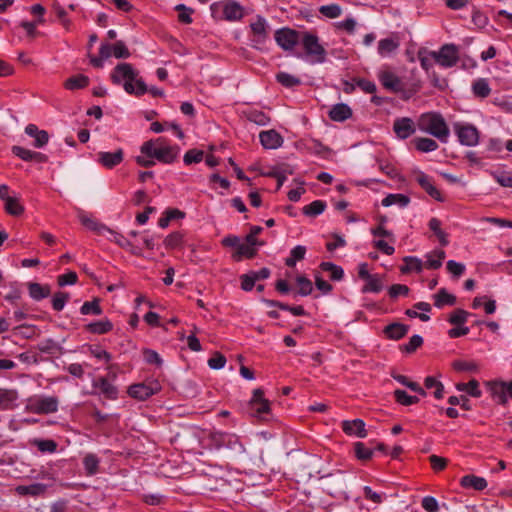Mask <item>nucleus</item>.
Returning <instances> with one entry per match:
<instances>
[{
    "label": "nucleus",
    "instance_id": "f257e3e1",
    "mask_svg": "<svg viewBox=\"0 0 512 512\" xmlns=\"http://www.w3.org/2000/svg\"><path fill=\"white\" fill-rule=\"evenodd\" d=\"M275 41L284 50H292L301 47L299 57L311 58L320 55V44L316 35L304 31H296L290 28L278 29L275 32Z\"/></svg>",
    "mask_w": 512,
    "mask_h": 512
},
{
    "label": "nucleus",
    "instance_id": "f03ea898",
    "mask_svg": "<svg viewBox=\"0 0 512 512\" xmlns=\"http://www.w3.org/2000/svg\"><path fill=\"white\" fill-rule=\"evenodd\" d=\"M138 74L131 64L119 63L111 74V80L117 85L124 81L123 88L128 94L141 96L147 93L148 86L141 78H138Z\"/></svg>",
    "mask_w": 512,
    "mask_h": 512
},
{
    "label": "nucleus",
    "instance_id": "7ed1b4c3",
    "mask_svg": "<svg viewBox=\"0 0 512 512\" xmlns=\"http://www.w3.org/2000/svg\"><path fill=\"white\" fill-rule=\"evenodd\" d=\"M140 151L149 158H154L164 164H171L179 154V147L170 146L167 144L165 138L159 137L155 140L144 142Z\"/></svg>",
    "mask_w": 512,
    "mask_h": 512
},
{
    "label": "nucleus",
    "instance_id": "20e7f679",
    "mask_svg": "<svg viewBox=\"0 0 512 512\" xmlns=\"http://www.w3.org/2000/svg\"><path fill=\"white\" fill-rule=\"evenodd\" d=\"M418 128L434 137L439 141L446 143L450 134L449 128L439 113H424L417 122Z\"/></svg>",
    "mask_w": 512,
    "mask_h": 512
},
{
    "label": "nucleus",
    "instance_id": "39448f33",
    "mask_svg": "<svg viewBox=\"0 0 512 512\" xmlns=\"http://www.w3.org/2000/svg\"><path fill=\"white\" fill-rule=\"evenodd\" d=\"M430 55L441 67L451 68L459 60V49L455 44H445L438 51H431Z\"/></svg>",
    "mask_w": 512,
    "mask_h": 512
},
{
    "label": "nucleus",
    "instance_id": "423d86ee",
    "mask_svg": "<svg viewBox=\"0 0 512 512\" xmlns=\"http://www.w3.org/2000/svg\"><path fill=\"white\" fill-rule=\"evenodd\" d=\"M250 28L252 47L260 49L261 45L269 38L270 26L264 17L257 15L255 20L250 23Z\"/></svg>",
    "mask_w": 512,
    "mask_h": 512
},
{
    "label": "nucleus",
    "instance_id": "0eeeda50",
    "mask_svg": "<svg viewBox=\"0 0 512 512\" xmlns=\"http://www.w3.org/2000/svg\"><path fill=\"white\" fill-rule=\"evenodd\" d=\"M454 130L462 145L475 146L478 143L479 135L475 126L471 124L455 123Z\"/></svg>",
    "mask_w": 512,
    "mask_h": 512
},
{
    "label": "nucleus",
    "instance_id": "6e6552de",
    "mask_svg": "<svg viewBox=\"0 0 512 512\" xmlns=\"http://www.w3.org/2000/svg\"><path fill=\"white\" fill-rule=\"evenodd\" d=\"M323 478L325 479V491L329 495L333 497H340L342 494H344L345 480L341 472L322 476V479Z\"/></svg>",
    "mask_w": 512,
    "mask_h": 512
},
{
    "label": "nucleus",
    "instance_id": "1a4fd4ad",
    "mask_svg": "<svg viewBox=\"0 0 512 512\" xmlns=\"http://www.w3.org/2000/svg\"><path fill=\"white\" fill-rule=\"evenodd\" d=\"M160 390L158 382H152L149 385L145 383L133 384L129 387L128 393L131 397L139 400H145Z\"/></svg>",
    "mask_w": 512,
    "mask_h": 512
},
{
    "label": "nucleus",
    "instance_id": "9d476101",
    "mask_svg": "<svg viewBox=\"0 0 512 512\" xmlns=\"http://www.w3.org/2000/svg\"><path fill=\"white\" fill-rule=\"evenodd\" d=\"M31 410L37 414H49L58 410V399L56 397H42L33 402Z\"/></svg>",
    "mask_w": 512,
    "mask_h": 512
},
{
    "label": "nucleus",
    "instance_id": "9b49d317",
    "mask_svg": "<svg viewBox=\"0 0 512 512\" xmlns=\"http://www.w3.org/2000/svg\"><path fill=\"white\" fill-rule=\"evenodd\" d=\"M393 130L398 138L406 139L415 133V123L411 118L403 117L394 121Z\"/></svg>",
    "mask_w": 512,
    "mask_h": 512
},
{
    "label": "nucleus",
    "instance_id": "f8f14e48",
    "mask_svg": "<svg viewBox=\"0 0 512 512\" xmlns=\"http://www.w3.org/2000/svg\"><path fill=\"white\" fill-rule=\"evenodd\" d=\"M379 81L385 89L392 92H399L403 89V84L400 78L389 69L380 71Z\"/></svg>",
    "mask_w": 512,
    "mask_h": 512
},
{
    "label": "nucleus",
    "instance_id": "ddd939ff",
    "mask_svg": "<svg viewBox=\"0 0 512 512\" xmlns=\"http://www.w3.org/2000/svg\"><path fill=\"white\" fill-rule=\"evenodd\" d=\"M78 218L85 228L97 234H103L104 232H112V230L105 224L98 222L95 218H93L91 215H88L82 210H79Z\"/></svg>",
    "mask_w": 512,
    "mask_h": 512
},
{
    "label": "nucleus",
    "instance_id": "4468645a",
    "mask_svg": "<svg viewBox=\"0 0 512 512\" xmlns=\"http://www.w3.org/2000/svg\"><path fill=\"white\" fill-rule=\"evenodd\" d=\"M259 138L265 149H277L283 143L282 136L274 129L262 131L259 134Z\"/></svg>",
    "mask_w": 512,
    "mask_h": 512
},
{
    "label": "nucleus",
    "instance_id": "2eb2a0df",
    "mask_svg": "<svg viewBox=\"0 0 512 512\" xmlns=\"http://www.w3.org/2000/svg\"><path fill=\"white\" fill-rule=\"evenodd\" d=\"M124 158V152L122 149H117L115 152H99L98 162L108 169H112L119 165Z\"/></svg>",
    "mask_w": 512,
    "mask_h": 512
},
{
    "label": "nucleus",
    "instance_id": "dca6fc26",
    "mask_svg": "<svg viewBox=\"0 0 512 512\" xmlns=\"http://www.w3.org/2000/svg\"><path fill=\"white\" fill-rule=\"evenodd\" d=\"M343 431L350 436L366 437L365 423L362 419L345 420L342 422Z\"/></svg>",
    "mask_w": 512,
    "mask_h": 512
},
{
    "label": "nucleus",
    "instance_id": "f3484780",
    "mask_svg": "<svg viewBox=\"0 0 512 512\" xmlns=\"http://www.w3.org/2000/svg\"><path fill=\"white\" fill-rule=\"evenodd\" d=\"M12 153L24 161H35L38 163H44L47 161L46 155L40 152L31 151L21 146H13Z\"/></svg>",
    "mask_w": 512,
    "mask_h": 512
},
{
    "label": "nucleus",
    "instance_id": "a211bd4d",
    "mask_svg": "<svg viewBox=\"0 0 512 512\" xmlns=\"http://www.w3.org/2000/svg\"><path fill=\"white\" fill-rule=\"evenodd\" d=\"M25 133L35 139L33 143L35 148H42L49 141L48 132L45 130H39L35 124L27 125L25 127Z\"/></svg>",
    "mask_w": 512,
    "mask_h": 512
},
{
    "label": "nucleus",
    "instance_id": "6ab92c4d",
    "mask_svg": "<svg viewBox=\"0 0 512 512\" xmlns=\"http://www.w3.org/2000/svg\"><path fill=\"white\" fill-rule=\"evenodd\" d=\"M416 181L421 186V188L424 189L432 198L437 201H443L441 193L434 186L430 176L421 172L416 176Z\"/></svg>",
    "mask_w": 512,
    "mask_h": 512
},
{
    "label": "nucleus",
    "instance_id": "aec40b11",
    "mask_svg": "<svg viewBox=\"0 0 512 512\" xmlns=\"http://www.w3.org/2000/svg\"><path fill=\"white\" fill-rule=\"evenodd\" d=\"M223 14L228 21L240 20L244 15L243 7L235 1H227L223 4Z\"/></svg>",
    "mask_w": 512,
    "mask_h": 512
},
{
    "label": "nucleus",
    "instance_id": "412c9836",
    "mask_svg": "<svg viewBox=\"0 0 512 512\" xmlns=\"http://www.w3.org/2000/svg\"><path fill=\"white\" fill-rule=\"evenodd\" d=\"M328 114L331 120L343 122L352 116V110L347 104L339 103L334 105Z\"/></svg>",
    "mask_w": 512,
    "mask_h": 512
},
{
    "label": "nucleus",
    "instance_id": "4be33fe9",
    "mask_svg": "<svg viewBox=\"0 0 512 512\" xmlns=\"http://www.w3.org/2000/svg\"><path fill=\"white\" fill-rule=\"evenodd\" d=\"M94 388H99L101 393L110 400H115L118 396V389L111 384L106 378L101 377L93 382Z\"/></svg>",
    "mask_w": 512,
    "mask_h": 512
},
{
    "label": "nucleus",
    "instance_id": "5701e85b",
    "mask_svg": "<svg viewBox=\"0 0 512 512\" xmlns=\"http://www.w3.org/2000/svg\"><path fill=\"white\" fill-rule=\"evenodd\" d=\"M27 287L29 296L35 301H40L44 298H47L51 293L49 285H41L36 282H29Z\"/></svg>",
    "mask_w": 512,
    "mask_h": 512
},
{
    "label": "nucleus",
    "instance_id": "b1692460",
    "mask_svg": "<svg viewBox=\"0 0 512 512\" xmlns=\"http://www.w3.org/2000/svg\"><path fill=\"white\" fill-rule=\"evenodd\" d=\"M460 484L464 488H473L477 491H482L487 487L485 478L472 474L463 476L460 480Z\"/></svg>",
    "mask_w": 512,
    "mask_h": 512
},
{
    "label": "nucleus",
    "instance_id": "393cba45",
    "mask_svg": "<svg viewBox=\"0 0 512 512\" xmlns=\"http://www.w3.org/2000/svg\"><path fill=\"white\" fill-rule=\"evenodd\" d=\"M409 330L407 325L401 323H392L385 327L384 334L387 338L392 340H399L403 338Z\"/></svg>",
    "mask_w": 512,
    "mask_h": 512
},
{
    "label": "nucleus",
    "instance_id": "a878e982",
    "mask_svg": "<svg viewBox=\"0 0 512 512\" xmlns=\"http://www.w3.org/2000/svg\"><path fill=\"white\" fill-rule=\"evenodd\" d=\"M113 329V324L108 319H103L100 321H95L87 324L85 326V330L92 334H106Z\"/></svg>",
    "mask_w": 512,
    "mask_h": 512
},
{
    "label": "nucleus",
    "instance_id": "bb28decb",
    "mask_svg": "<svg viewBox=\"0 0 512 512\" xmlns=\"http://www.w3.org/2000/svg\"><path fill=\"white\" fill-rule=\"evenodd\" d=\"M472 92L476 97L479 98L488 97L491 93V88L489 86L487 79L478 78L474 80L472 83Z\"/></svg>",
    "mask_w": 512,
    "mask_h": 512
},
{
    "label": "nucleus",
    "instance_id": "cd10ccee",
    "mask_svg": "<svg viewBox=\"0 0 512 512\" xmlns=\"http://www.w3.org/2000/svg\"><path fill=\"white\" fill-rule=\"evenodd\" d=\"M213 440L217 448H221L222 446H226V443H234L238 445V450L240 453L244 452V448L241 443H239L238 439L234 435L217 433L213 435Z\"/></svg>",
    "mask_w": 512,
    "mask_h": 512
},
{
    "label": "nucleus",
    "instance_id": "c85d7f7f",
    "mask_svg": "<svg viewBox=\"0 0 512 512\" xmlns=\"http://www.w3.org/2000/svg\"><path fill=\"white\" fill-rule=\"evenodd\" d=\"M410 202L408 196L404 194H389L381 202L384 207L397 205L400 208L406 207Z\"/></svg>",
    "mask_w": 512,
    "mask_h": 512
},
{
    "label": "nucleus",
    "instance_id": "c756f323",
    "mask_svg": "<svg viewBox=\"0 0 512 512\" xmlns=\"http://www.w3.org/2000/svg\"><path fill=\"white\" fill-rule=\"evenodd\" d=\"M428 226L438 238V241L442 246H447L449 244L448 234L441 229V221L438 218H431Z\"/></svg>",
    "mask_w": 512,
    "mask_h": 512
},
{
    "label": "nucleus",
    "instance_id": "7c9ffc66",
    "mask_svg": "<svg viewBox=\"0 0 512 512\" xmlns=\"http://www.w3.org/2000/svg\"><path fill=\"white\" fill-rule=\"evenodd\" d=\"M17 398L18 393L15 390L0 388V409H10Z\"/></svg>",
    "mask_w": 512,
    "mask_h": 512
},
{
    "label": "nucleus",
    "instance_id": "2f4dec72",
    "mask_svg": "<svg viewBox=\"0 0 512 512\" xmlns=\"http://www.w3.org/2000/svg\"><path fill=\"white\" fill-rule=\"evenodd\" d=\"M89 84V78L83 74H78L68 78L64 82V87L68 90L83 89Z\"/></svg>",
    "mask_w": 512,
    "mask_h": 512
},
{
    "label": "nucleus",
    "instance_id": "473e14b6",
    "mask_svg": "<svg viewBox=\"0 0 512 512\" xmlns=\"http://www.w3.org/2000/svg\"><path fill=\"white\" fill-rule=\"evenodd\" d=\"M446 254L443 250H435L426 255L427 261L424 264L429 269H438L442 265V261L445 259Z\"/></svg>",
    "mask_w": 512,
    "mask_h": 512
},
{
    "label": "nucleus",
    "instance_id": "72a5a7b5",
    "mask_svg": "<svg viewBox=\"0 0 512 512\" xmlns=\"http://www.w3.org/2000/svg\"><path fill=\"white\" fill-rule=\"evenodd\" d=\"M403 261L405 265L401 267L402 273H409L412 271L420 273L424 267L422 260L414 256H406Z\"/></svg>",
    "mask_w": 512,
    "mask_h": 512
},
{
    "label": "nucleus",
    "instance_id": "f704fd0d",
    "mask_svg": "<svg viewBox=\"0 0 512 512\" xmlns=\"http://www.w3.org/2000/svg\"><path fill=\"white\" fill-rule=\"evenodd\" d=\"M456 389L458 391L466 392L475 398H479L482 395V392L479 389V382L476 379H471L468 383H457Z\"/></svg>",
    "mask_w": 512,
    "mask_h": 512
},
{
    "label": "nucleus",
    "instance_id": "c9c22d12",
    "mask_svg": "<svg viewBox=\"0 0 512 512\" xmlns=\"http://www.w3.org/2000/svg\"><path fill=\"white\" fill-rule=\"evenodd\" d=\"M399 47V43L392 38L381 39L378 42V53L382 57H387Z\"/></svg>",
    "mask_w": 512,
    "mask_h": 512
},
{
    "label": "nucleus",
    "instance_id": "e433bc0d",
    "mask_svg": "<svg viewBox=\"0 0 512 512\" xmlns=\"http://www.w3.org/2000/svg\"><path fill=\"white\" fill-rule=\"evenodd\" d=\"M434 305L437 308H442L445 305H454L456 303V297L449 294L444 288H441L435 295Z\"/></svg>",
    "mask_w": 512,
    "mask_h": 512
},
{
    "label": "nucleus",
    "instance_id": "4c0bfd02",
    "mask_svg": "<svg viewBox=\"0 0 512 512\" xmlns=\"http://www.w3.org/2000/svg\"><path fill=\"white\" fill-rule=\"evenodd\" d=\"M415 147L421 152H432L438 148V144L431 138L419 137L413 140Z\"/></svg>",
    "mask_w": 512,
    "mask_h": 512
},
{
    "label": "nucleus",
    "instance_id": "58836bf2",
    "mask_svg": "<svg viewBox=\"0 0 512 512\" xmlns=\"http://www.w3.org/2000/svg\"><path fill=\"white\" fill-rule=\"evenodd\" d=\"M46 485L42 483H34L28 486H18L17 492L20 495H31V496H38L46 491Z\"/></svg>",
    "mask_w": 512,
    "mask_h": 512
},
{
    "label": "nucleus",
    "instance_id": "ea45409f",
    "mask_svg": "<svg viewBox=\"0 0 512 512\" xmlns=\"http://www.w3.org/2000/svg\"><path fill=\"white\" fill-rule=\"evenodd\" d=\"M255 245H250L249 243H240L238 249L233 254V258L235 260H240L242 257L246 258H253L257 254L256 248H254Z\"/></svg>",
    "mask_w": 512,
    "mask_h": 512
},
{
    "label": "nucleus",
    "instance_id": "a19ab883",
    "mask_svg": "<svg viewBox=\"0 0 512 512\" xmlns=\"http://www.w3.org/2000/svg\"><path fill=\"white\" fill-rule=\"evenodd\" d=\"M354 453L359 460L367 461L372 458L374 449L363 442H356L354 444Z\"/></svg>",
    "mask_w": 512,
    "mask_h": 512
},
{
    "label": "nucleus",
    "instance_id": "79ce46f5",
    "mask_svg": "<svg viewBox=\"0 0 512 512\" xmlns=\"http://www.w3.org/2000/svg\"><path fill=\"white\" fill-rule=\"evenodd\" d=\"M322 271L328 272L330 279L333 281H340L344 277V270L342 267L331 262H322Z\"/></svg>",
    "mask_w": 512,
    "mask_h": 512
},
{
    "label": "nucleus",
    "instance_id": "37998d69",
    "mask_svg": "<svg viewBox=\"0 0 512 512\" xmlns=\"http://www.w3.org/2000/svg\"><path fill=\"white\" fill-rule=\"evenodd\" d=\"M5 211L12 216H20L24 212L23 205L20 204L18 198L10 197L4 201Z\"/></svg>",
    "mask_w": 512,
    "mask_h": 512
},
{
    "label": "nucleus",
    "instance_id": "c03bdc74",
    "mask_svg": "<svg viewBox=\"0 0 512 512\" xmlns=\"http://www.w3.org/2000/svg\"><path fill=\"white\" fill-rule=\"evenodd\" d=\"M102 308L100 306V299L95 298L93 301L84 302V304L80 308V313L82 315H101Z\"/></svg>",
    "mask_w": 512,
    "mask_h": 512
},
{
    "label": "nucleus",
    "instance_id": "a18cd8bd",
    "mask_svg": "<svg viewBox=\"0 0 512 512\" xmlns=\"http://www.w3.org/2000/svg\"><path fill=\"white\" fill-rule=\"evenodd\" d=\"M245 115L250 122H253L259 126H266L270 122V118L262 111L251 110L246 112Z\"/></svg>",
    "mask_w": 512,
    "mask_h": 512
},
{
    "label": "nucleus",
    "instance_id": "49530a36",
    "mask_svg": "<svg viewBox=\"0 0 512 512\" xmlns=\"http://www.w3.org/2000/svg\"><path fill=\"white\" fill-rule=\"evenodd\" d=\"M394 397L399 404L404 406H410L419 402L418 397L411 396L406 391L401 389H396L394 391Z\"/></svg>",
    "mask_w": 512,
    "mask_h": 512
},
{
    "label": "nucleus",
    "instance_id": "de8ad7c7",
    "mask_svg": "<svg viewBox=\"0 0 512 512\" xmlns=\"http://www.w3.org/2000/svg\"><path fill=\"white\" fill-rule=\"evenodd\" d=\"M114 236V241L123 248L128 249L133 255L140 256L141 251L139 248L134 246L129 240H127L123 235L116 233L114 231L110 232Z\"/></svg>",
    "mask_w": 512,
    "mask_h": 512
},
{
    "label": "nucleus",
    "instance_id": "09e8293b",
    "mask_svg": "<svg viewBox=\"0 0 512 512\" xmlns=\"http://www.w3.org/2000/svg\"><path fill=\"white\" fill-rule=\"evenodd\" d=\"M499 386L500 391L495 389L494 394L498 397L500 404H505L507 402V394L512 398V380L509 382L501 381Z\"/></svg>",
    "mask_w": 512,
    "mask_h": 512
},
{
    "label": "nucleus",
    "instance_id": "8fccbe9b",
    "mask_svg": "<svg viewBox=\"0 0 512 512\" xmlns=\"http://www.w3.org/2000/svg\"><path fill=\"white\" fill-rule=\"evenodd\" d=\"M452 367L457 372H477L479 366L474 361L455 360Z\"/></svg>",
    "mask_w": 512,
    "mask_h": 512
},
{
    "label": "nucleus",
    "instance_id": "3c124183",
    "mask_svg": "<svg viewBox=\"0 0 512 512\" xmlns=\"http://www.w3.org/2000/svg\"><path fill=\"white\" fill-rule=\"evenodd\" d=\"M424 385L427 389L435 387L434 397L436 399H442L444 396V385L432 376H428L424 380Z\"/></svg>",
    "mask_w": 512,
    "mask_h": 512
},
{
    "label": "nucleus",
    "instance_id": "603ef678",
    "mask_svg": "<svg viewBox=\"0 0 512 512\" xmlns=\"http://www.w3.org/2000/svg\"><path fill=\"white\" fill-rule=\"evenodd\" d=\"M306 248L304 246L298 245L291 250L290 256L286 258L285 264L288 267H294L296 262L302 260L305 256Z\"/></svg>",
    "mask_w": 512,
    "mask_h": 512
},
{
    "label": "nucleus",
    "instance_id": "864d4df0",
    "mask_svg": "<svg viewBox=\"0 0 512 512\" xmlns=\"http://www.w3.org/2000/svg\"><path fill=\"white\" fill-rule=\"evenodd\" d=\"M366 281V285L362 288L363 293H379L383 288L381 279L377 275H372L370 278L366 279Z\"/></svg>",
    "mask_w": 512,
    "mask_h": 512
},
{
    "label": "nucleus",
    "instance_id": "5fc2aeb1",
    "mask_svg": "<svg viewBox=\"0 0 512 512\" xmlns=\"http://www.w3.org/2000/svg\"><path fill=\"white\" fill-rule=\"evenodd\" d=\"M296 283L299 288L297 294L301 296H307L313 290L312 282L305 276H297Z\"/></svg>",
    "mask_w": 512,
    "mask_h": 512
},
{
    "label": "nucleus",
    "instance_id": "6e6d98bb",
    "mask_svg": "<svg viewBox=\"0 0 512 512\" xmlns=\"http://www.w3.org/2000/svg\"><path fill=\"white\" fill-rule=\"evenodd\" d=\"M113 56L117 59H127L131 53L123 41H116L112 45Z\"/></svg>",
    "mask_w": 512,
    "mask_h": 512
},
{
    "label": "nucleus",
    "instance_id": "4d7b16f0",
    "mask_svg": "<svg viewBox=\"0 0 512 512\" xmlns=\"http://www.w3.org/2000/svg\"><path fill=\"white\" fill-rule=\"evenodd\" d=\"M175 10L179 11L178 20L184 24L192 23L191 14L194 10L190 7L185 6L184 4H178L175 6Z\"/></svg>",
    "mask_w": 512,
    "mask_h": 512
},
{
    "label": "nucleus",
    "instance_id": "13d9d810",
    "mask_svg": "<svg viewBox=\"0 0 512 512\" xmlns=\"http://www.w3.org/2000/svg\"><path fill=\"white\" fill-rule=\"evenodd\" d=\"M276 79L281 85L287 88H291L300 84V80L297 77L285 72L278 73L276 75Z\"/></svg>",
    "mask_w": 512,
    "mask_h": 512
},
{
    "label": "nucleus",
    "instance_id": "bf43d9fd",
    "mask_svg": "<svg viewBox=\"0 0 512 512\" xmlns=\"http://www.w3.org/2000/svg\"><path fill=\"white\" fill-rule=\"evenodd\" d=\"M342 13L343 9L338 4L322 5V16L335 19L340 17Z\"/></svg>",
    "mask_w": 512,
    "mask_h": 512
},
{
    "label": "nucleus",
    "instance_id": "052dcab7",
    "mask_svg": "<svg viewBox=\"0 0 512 512\" xmlns=\"http://www.w3.org/2000/svg\"><path fill=\"white\" fill-rule=\"evenodd\" d=\"M33 444L37 446L39 451L41 452H49L53 453L57 449V443L54 440L51 439H35L33 441Z\"/></svg>",
    "mask_w": 512,
    "mask_h": 512
},
{
    "label": "nucleus",
    "instance_id": "680f3d73",
    "mask_svg": "<svg viewBox=\"0 0 512 512\" xmlns=\"http://www.w3.org/2000/svg\"><path fill=\"white\" fill-rule=\"evenodd\" d=\"M204 152L198 149L188 150L184 155V163L186 165H191L193 163H199L203 160Z\"/></svg>",
    "mask_w": 512,
    "mask_h": 512
},
{
    "label": "nucleus",
    "instance_id": "e2e57ef3",
    "mask_svg": "<svg viewBox=\"0 0 512 512\" xmlns=\"http://www.w3.org/2000/svg\"><path fill=\"white\" fill-rule=\"evenodd\" d=\"M469 315L470 313L463 309H456L451 313L448 321L453 325L460 326L467 321Z\"/></svg>",
    "mask_w": 512,
    "mask_h": 512
},
{
    "label": "nucleus",
    "instance_id": "0e129e2a",
    "mask_svg": "<svg viewBox=\"0 0 512 512\" xmlns=\"http://www.w3.org/2000/svg\"><path fill=\"white\" fill-rule=\"evenodd\" d=\"M249 408L252 416L262 418V415L268 414L270 412V402L262 401L257 403L255 406H249Z\"/></svg>",
    "mask_w": 512,
    "mask_h": 512
},
{
    "label": "nucleus",
    "instance_id": "69168bd1",
    "mask_svg": "<svg viewBox=\"0 0 512 512\" xmlns=\"http://www.w3.org/2000/svg\"><path fill=\"white\" fill-rule=\"evenodd\" d=\"M69 299V294L64 292H57L54 294L52 299V307L55 311H61L67 300Z\"/></svg>",
    "mask_w": 512,
    "mask_h": 512
},
{
    "label": "nucleus",
    "instance_id": "338daca9",
    "mask_svg": "<svg viewBox=\"0 0 512 512\" xmlns=\"http://www.w3.org/2000/svg\"><path fill=\"white\" fill-rule=\"evenodd\" d=\"M182 240L183 235L180 232H173L165 238L164 244L167 248L174 249L180 246Z\"/></svg>",
    "mask_w": 512,
    "mask_h": 512
},
{
    "label": "nucleus",
    "instance_id": "774afa93",
    "mask_svg": "<svg viewBox=\"0 0 512 512\" xmlns=\"http://www.w3.org/2000/svg\"><path fill=\"white\" fill-rule=\"evenodd\" d=\"M226 358L220 352H215L208 360V365L211 369L218 370L225 366Z\"/></svg>",
    "mask_w": 512,
    "mask_h": 512
}]
</instances>
